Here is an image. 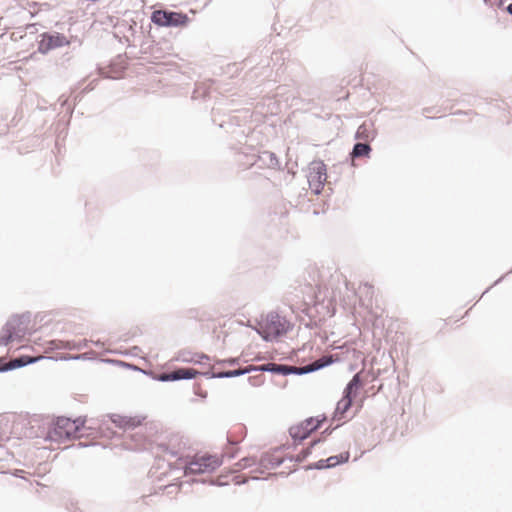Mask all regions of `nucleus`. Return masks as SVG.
<instances>
[{"mask_svg":"<svg viewBox=\"0 0 512 512\" xmlns=\"http://www.w3.org/2000/svg\"><path fill=\"white\" fill-rule=\"evenodd\" d=\"M85 426V420L82 418L70 419L67 417H58L50 437L54 439L77 438L82 435V429Z\"/></svg>","mask_w":512,"mask_h":512,"instance_id":"1","label":"nucleus"},{"mask_svg":"<svg viewBox=\"0 0 512 512\" xmlns=\"http://www.w3.org/2000/svg\"><path fill=\"white\" fill-rule=\"evenodd\" d=\"M222 464L218 455L197 454L185 466V474H204L215 471Z\"/></svg>","mask_w":512,"mask_h":512,"instance_id":"2","label":"nucleus"},{"mask_svg":"<svg viewBox=\"0 0 512 512\" xmlns=\"http://www.w3.org/2000/svg\"><path fill=\"white\" fill-rule=\"evenodd\" d=\"M258 332L265 340H271L285 334L289 328V322L278 314H270L259 324Z\"/></svg>","mask_w":512,"mask_h":512,"instance_id":"3","label":"nucleus"},{"mask_svg":"<svg viewBox=\"0 0 512 512\" xmlns=\"http://www.w3.org/2000/svg\"><path fill=\"white\" fill-rule=\"evenodd\" d=\"M327 420L325 415H318L310 417L298 424L290 427L289 433L294 440H304L310 436L312 432L320 428V426Z\"/></svg>","mask_w":512,"mask_h":512,"instance_id":"4","label":"nucleus"},{"mask_svg":"<svg viewBox=\"0 0 512 512\" xmlns=\"http://www.w3.org/2000/svg\"><path fill=\"white\" fill-rule=\"evenodd\" d=\"M326 165L322 161H313L309 164L307 178L309 187L315 194H319L327 180Z\"/></svg>","mask_w":512,"mask_h":512,"instance_id":"5","label":"nucleus"},{"mask_svg":"<svg viewBox=\"0 0 512 512\" xmlns=\"http://www.w3.org/2000/svg\"><path fill=\"white\" fill-rule=\"evenodd\" d=\"M151 20L158 26L177 27L186 25L188 17L186 14L179 12L156 10L152 13Z\"/></svg>","mask_w":512,"mask_h":512,"instance_id":"6","label":"nucleus"},{"mask_svg":"<svg viewBox=\"0 0 512 512\" xmlns=\"http://www.w3.org/2000/svg\"><path fill=\"white\" fill-rule=\"evenodd\" d=\"M109 419L115 427L123 431H129L143 425L146 421V416L113 413L109 416Z\"/></svg>","mask_w":512,"mask_h":512,"instance_id":"7","label":"nucleus"},{"mask_svg":"<svg viewBox=\"0 0 512 512\" xmlns=\"http://www.w3.org/2000/svg\"><path fill=\"white\" fill-rule=\"evenodd\" d=\"M69 44V40L60 33H44L41 35L38 50L42 54L48 53L50 50L63 47Z\"/></svg>","mask_w":512,"mask_h":512,"instance_id":"8","label":"nucleus"},{"mask_svg":"<svg viewBox=\"0 0 512 512\" xmlns=\"http://www.w3.org/2000/svg\"><path fill=\"white\" fill-rule=\"evenodd\" d=\"M254 370L271 371V372H277V373H282V374H288L291 371V368H289L288 366H284V365L270 363V364L262 365L258 368L254 367V366H248L245 369L228 371V372L221 374V376L234 377V376H239L242 374L249 373Z\"/></svg>","mask_w":512,"mask_h":512,"instance_id":"9","label":"nucleus"},{"mask_svg":"<svg viewBox=\"0 0 512 512\" xmlns=\"http://www.w3.org/2000/svg\"><path fill=\"white\" fill-rule=\"evenodd\" d=\"M352 381H350L345 388V396L337 403L333 420L341 421L344 414L349 410L352 405Z\"/></svg>","mask_w":512,"mask_h":512,"instance_id":"10","label":"nucleus"},{"mask_svg":"<svg viewBox=\"0 0 512 512\" xmlns=\"http://www.w3.org/2000/svg\"><path fill=\"white\" fill-rule=\"evenodd\" d=\"M198 372L191 368H180L171 373L164 374L161 376V380L163 381H174L180 379H191L194 378Z\"/></svg>","mask_w":512,"mask_h":512,"instance_id":"11","label":"nucleus"},{"mask_svg":"<svg viewBox=\"0 0 512 512\" xmlns=\"http://www.w3.org/2000/svg\"><path fill=\"white\" fill-rule=\"evenodd\" d=\"M42 356L39 357H30V356H21L19 358L11 360L9 363H7L4 367H0V371H5L8 369H14L18 367L25 366L30 363H34L41 359Z\"/></svg>","mask_w":512,"mask_h":512,"instance_id":"12","label":"nucleus"},{"mask_svg":"<svg viewBox=\"0 0 512 512\" xmlns=\"http://www.w3.org/2000/svg\"><path fill=\"white\" fill-rule=\"evenodd\" d=\"M283 459L276 453H266L262 456L260 463L266 470H272L282 463Z\"/></svg>","mask_w":512,"mask_h":512,"instance_id":"13","label":"nucleus"},{"mask_svg":"<svg viewBox=\"0 0 512 512\" xmlns=\"http://www.w3.org/2000/svg\"><path fill=\"white\" fill-rule=\"evenodd\" d=\"M246 433L245 426L241 424L235 425L228 433V442L230 444H238L246 437Z\"/></svg>","mask_w":512,"mask_h":512,"instance_id":"14","label":"nucleus"},{"mask_svg":"<svg viewBox=\"0 0 512 512\" xmlns=\"http://www.w3.org/2000/svg\"><path fill=\"white\" fill-rule=\"evenodd\" d=\"M331 362H332L331 358L323 357L319 360H316L312 364L301 368V372H304V373L312 372V371L318 370V369L328 365Z\"/></svg>","mask_w":512,"mask_h":512,"instance_id":"15","label":"nucleus"},{"mask_svg":"<svg viewBox=\"0 0 512 512\" xmlns=\"http://www.w3.org/2000/svg\"><path fill=\"white\" fill-rule=\"evenodd\" d=\"M371 148L366 143H357L354 145V158L360 156H367Z\"/></svg>","mask_w":512,"mask_h":512,"instance_id":"16","label":"nucleus"},{"mask_svg":"<svg viewBox=\"0 0 512 512\" xmlns=\"http://www.w3.org/2000/svg\"><path fill=\"white\" fill-rule=\"evenodd\" d=\"M13 338V333L10 329L3 330L0 335V346H7Z\"/></svg>","mask_w":512,"mask_h":512,"instance_id":"17","label":"nucleus"},{"mask_svg":"<svg viewBox=\"0 0 512 512\" xmlns=\"http://www.w3.org/2000/svg\"><path fill=\"white\" fill-rule=\"evenodd\" d=\"M360 291V299H362L363 295L366 300L371 301L373 295V287L371 285L365 284L363 287H359Z\"/></svg>","mask_w":512,"mask_h":512,"instance_id":"18","label":"nucleus"},{"mask_svg":"<svg viewBox=\"0 0 512 512\" xmlns=\"http://www.w3.org/2000/svg\"><path fill=\"white\" fill-rule=\"evenodd\" d=\"M1 424H4L6 427L14 428L15 426L18 427L21 424V422L17 421L15 417H13L12 419L6 418L5 420L1 421Z\"/></svg>","mask_w":512,"mask_h":512,"instance_id":"19","label":"nucleus"},{"mask_svg":"<svg viewBox=\"0 0 512 512\" xmlns=\"http://www.w3.org/2000/svg\"><path fill=\"white\" fill-rule=\"evenodd\" d=\"M254 463L255 460L253 458H243L237 465L239 466V468H246L252 466Z\"/></svg>","mask_w":512,"mask_h":512,"instance_id":"20","label":"nucleus"},{"mask_svg":"<svg viewBox=\"0 0 512 512\" xmlns=\"http://www.w3.org/2000/svg\"><path fill=\"white\" fill-rule=\"evenodd\" d=\"M485 2L491 6H500L502 4V0H485Z\"/></svg>","mask_w":512,"mask_h":512,"instance_id":"21","label":"nucleus"},{"mask_svg":"<svg viewBox=\"0 0 512 512\" xmlns=\"http://www.w3.org/2000/svg\"><path fill=\"white\" fill-rule=\"evenodd\" d=\"M327 461H328V466H334L337 463H339V461H336L335 457H330Z\"/></svg>","mask_w":512,"mask_h":512,"instance_id":"22","label":"nucleus"},{"mask_svg":"<svg viewBox=\"0 0 512 512\" xmlns=\"http://www.w3.org/2000/svg\"><path fill=\"white\" fill-rule=\"evenodd\" d=\"M353 381H354V387H356L358 384V375H354Z\"/></svg>","mask_w":512,"mask_h":512,"instance_id":"23","label":"nucleus"},{"mask_svg":"<svg viewBox=\"0 0 512 512\" xmlns=\"http://www.w3.org/2000/svg\"><path fill=\"white\" fill-rule=\"evenodd\" d=\"M507 10L510 14H512V3L507 7Z\"/></svg>","mask_w":512,"mask_h":512,"instance_id":"24","label":"nucleus"},{"mask_svg":"<svg viewBox=\"0 0 512 512\" xmlns=\"http://www.w3.org/2000/svg\"><path fill=\"white\" fill-rule=\"evenodd\" d=\"M363 128H364L363 126L359 127L358 132H357V133H358V135H360V134L362 133V132H361V130H362Z\"/></svg>","mask_w":512,"mask_h":512,"instance_id":"25","label":"nucleus"},{"mask_svg":"<svg viewBox=\"0 0 512 512\" xmlns=\"http://www.w3.org/2000/svg\"><path fill=\"white\" fill-rule=\"evenodd\" d=\"M348 458H349V454L347 453L346 456H345L344 461H348Z\"/></svg>","mask_w":512,"mask_h":512,"instance_id":"26","label":"nucleus"}]
</instances>
